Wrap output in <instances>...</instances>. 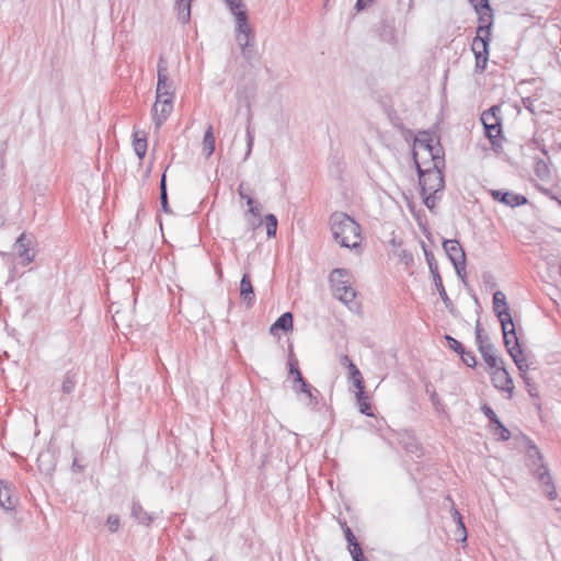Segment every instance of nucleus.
<instances>
[{
  "label": "nucleus",
  "instance_id": "obj_1",
  "mask_svg": "<svg viewBox=\"0 0 561 561\" xmlns=\"http://www.w3.org/2000/svg\"><path fill=\"white\" fill-rule=\"evenodd\" d=\"M330 226L334 240L341 247L356 249L360 243L359 225L345 213H334L330 217Z\"/></svg>",
  "mask_w": 561,
  "mask_h": 561
},
{
  "label": "nucleus",
  "instance_id": "obj_2",
  "mask_svg": "<svg viewBox=\"0 0 561 561\" xmlns=\"http://www.w3.org/2000/svg\"><path fill=\"white\" fill-rule=\"evenodd\" d=\"M503 333L504 345L513 362L520 373H526L529 369L526 358L523 355V350L516 335L514 322L505 323L501 327Z\"/></svg>",
  "mask_w": 561,
  "mask_h": 561
},
{
  "label": "nucleus",
  "instance_id": "obj_3",
  "mask_svg": "<svg viewBox=\"0 0 561 561\" xmlns=\"http://www.w3.org/2000/svg\"><path fill=\"white\" fill-rule=\"evenodd\" d=\"M501 107L493 105L481 114V123L484 128V135L490 139L493 147L501 145L500 137L502 135V117Z\"/></svg>",
  "mask_w": 561,
  "mask_h": 561
},
{
  "label": "nucleus",
  "instance_id": "obj_4",
  "mask_svg": "<svg viewBox=\"0 0 561 561\" xmlns=\"http://www.w3.org/2000/svg\"><path fill=\"white\" fill-rule=\"evenodd\" d=\"M443 169L444 168L433 167L432 169L423 170L416 162L421 195H425L427 192H434V194H437L444 190L445 182L442 171Z\"/></svg>",
  "mask_w": 561,
  "mask_h": 561
},
{
  "label": "nucleus",
  "instance_id": "obj_5",
  "mask_svg": "<svg viewBox=\"0 0 561 561\" xmlns=\"http://www.w3.org/2000/svg\"><path fill=\"white\" fill-rule=\"evenodd\" d=\"M157 99L158 102L161 101L162 98H174V83L169 76V67L168 61L163 56L159 57L157 65Z\"/></svg>",
  "mask_w": 561,
  "mask_h": 561
},
{
  "label": "nucleus",
  "instance_id": "obj_6",
  "mask_svg": "<svg viewBox=\"0 0 561 561\" xmlns=\"http://www.w3.org/2000/svg\"><path fill=\"white\" fill-rule=\"evenodd\" d=\"M479 15V26L477 34L491 35V27L493 24V10L489 0H469Z\"/></svg>",
  "mask_w": 561,
  "mask_h": 561
},
{
  "label": "nucleus",
  "instance_id": "obj_7",
  "mask_svg": "<svg viewBox=\"0 0 561 561\" xmlns=\"http://www.w3.org/2000/svg\"><path fill=\"white\" fill-rule=\"evenodd\" d=\"M490 37L488 34H477L472 41L471 49L476 57V70L482 72L489 60Z\"/></svg>",
  "mask_w": 561,
  "mask_h": 561
},
{
  "label": "nucleus",
  "instance_id": "obj_8",
  "mask_svg": "<svg viewBox=\"0 0 561 561\" xmlns=\"http://www.w3.org/2000/svg\"><path fill=\"white\" fill-rule=\"evenodd\" d=\"M356 295L357 294L352 286V282L333 290V296L353 312H358L360 310V304L356 300Z\"/></svg>",
  "mask_w": 561,
  "mask_h": 561
},
{
  "label": "nucleus",
  "instance_id": "obj_9",
  "mask_svg": "<svg viewBox=\"0 0 561 561\" xmlns=\"http://www.w3.org/2000/svg\"><path fill=\"white\" fill-rule=\"evenodd\" d=\"M491 380L493 386L504 392L508 393V398L513 397L514 393V385L513 379L510 374L503 366H499L494 368L491 374Z\"/></svg>",
  "mask_w": 561,
  "mask_h": 561
},
{
  "label": "nucleus",
  "instance_id": "obj_10",
  "mask_svg": "<svg viewBox=\"0 0 561 561\" xmlns=\"http://www.w3.org/2000/svg\"><path fill=\"white\" fill-rule=\"evenodd\" d=\"M443 248L455 270L461 268L462 264L466 263V253L460 243L457 240H445Z\"/></svg>",
  "mask_w": 561,
  "mask_h": 561
},
{
  "label": "nucleus",
  "instance_id": "obj_11",
  "mask_svg": "<svg viewBox=\"0 0 561 561\" xmlns=\"http://www.w3.org/2000/svg\"><path fill=\"white\" fill-rule=\"evenodd\" d=\"M33 241L25 232L21 233L14 243V248L24 266L34 261L35 253L32 250Z\"/></svg>",
  "mask_w": 561,
  "mask_h": 561
},
{
  "label": "nucleus",
  "instance_id": "obj_12",
  "mask_svg": "<svg viewBox=\"0 0 561 561\" xmlns=\"http://www.w3.org/2000/svg\"><path fill=\"white\" fill-rule=\"evenodd\" d=\"M491 196L494 201L508 207L523 206L528 202L526 196L510 191L493 190L491 191Z\"/></svg>",
  "mask_w": 561,
  "mask_h": 561
},
{
  "label": "nucleus",
  "instance_id": "obj_13",
  "mask_svg": "<svg viewBox=\"0 0 561 561\" xmlns=\"http://www.w3.org/2000/svg\"><path fill=\"white\" fill-rule=\"evenodd\" d=\"M493 310L499 318L501 327H505V323L512 324V316L506 302V296L504 293L497 290L493 294Z\"/></svg>",
  "mask_w": 561,
  "mask_h": 561
},
{
  "label": "nucleus",
  "instance_id": "obj_14",
  "mask_svg": "<svg viewBox=\"0 0 561 561\" xmlns=\"http://www.w3.org/2000/svg\"><path fill=\"white\" fill-rule=\"evenodd\" d=\"M534 476L541 483L547 497L549 500H556L557 491L547 466L540 462L538 468L534 470Z\"/></svg>",
  "mask_w": 561,
  "mask_h": 561
},
{
  "label": "nucleus",
  "instance_id": "obj_15",
  "mask_svg": "<svg viewBox=\"0 0 561 561\" xmlns=\"http://www.w3.org/2000/svg\"><path fill=\"white\" fill-rule=\"evenodd\" d=\"M173 98H162L160 102L156 101L152 112L153 121L157 128L167 121L173 108Z\"/></svg>",
  "mask_w": 561,
  "mask_h": 561
},
{
  "label": "nucleus",
  "instance_id": "obj_16",
  "mask_svg": "<svg viewBox=\"0 0 561 561\" xmlns=\"http://www.w3.org/2000/svg\"><path fill=\"white\" fill-rule=\"evenodd\" d=\"M481 411L489 419L492 430L500 435V439L504 442L508 440L511 438V432L500 421L494 410L490 405L483 404Z\"/></svg>",
  "mask_w": 561,
  "mask_h": 561
},
{
  "label": "nucleus",
  "instance_id": "obj_17",
  "mask_svg": "<svg viewBox=\"0 0 561 561\" xmlns=\"http://www.w3.org/2000/svg\"><path fill=\"white\" fill-rule=\"evenodd\" d=\"M236 39L238 45L241 48V54L243 58L250 61L253 58V46H254V34L252 33H242L237 34Z\"/></svg>",
  "mask_w": 561,
  "mask_h": 561
},
{
  "label": "nucleus",
  "instance_id": "obj_18",
  "mask_svg": "<svg viewBox=\"0 0 561 561\" xmlns=\"http://www.w3.org/2000/svg\"><path fill=\"white\" fill-rule=\"evenodd\" d=\"M16 501V497L12 495L11 484L8 481L0 480V506L7 511H12Z\"/></svg>",
  "mask_w": 561,
  "mask_h": 561
},
{
  "label": "nucleus",
  "instance_id": "obj_19",
  "mask_svg": "<svg viewBox=\"0 0 561 561\" xmlns=\"http://www.w3.org/2000/svg\"><path fill=\"white\" fill-rule=\"evenodd\" d=\"M352 282V274L346 268H334L329 275L332 291Z\"/></svg>",
  "mask_w": 561,
  "mask_h": 561
},
{
  "label": "nucleus",
  "instance_id": "obj_20",
  "mask_svg": "<svg viewBox=\"0 0 561 561\" xmlns=\"http://www.w3.org/2000/svg\"><path fill=\"white\" fill-rule=\"evenodd\" d=\"M37 466L41 472L50 474L56 468V457L50 449L39 453L37 457Z\"/></svg>",
  "mask_w": 561,
  "mask_h": 561
},
{
  "label": "nucleus",
  "instance_id": "obj_21",
  "mask_svg": "<svg viewBox=\"0 0 561 561\" xmlns=\"http://www.w3.org/2000/svg\"><path fill=\"white\" fill-rule=\"evenodd\" d=\"M293 389L297 394H305L309 399V405L316 407L318 404V400L317 397L314 396V392L319 391L316 388H313L310 383H308L305 380V378L295 381Z\"/></svg>",
  "mask_w": 561,
  "mask_h": 561
},
{
  "label": "nucleus",
  "instance_id": "obj_22",
  "mask_svg": "<svg viewBox=\"0 0 561 561\" xmlns=\"http://www.w3.org/2000/svg\"><path fill=\"white\" fill-rule=\"evenodd\" d=\"M240 297L249 307L253 306L255 301L254 288L247 273L243 274L240 282Z\"/></svg>",
  "mask_w": 561,
  "mask_h": 561
},
{
  "label": "nucleus",
  "instance_id": "obj_23",
  "mask_svg": "<svg viewBox=\"0 0 561 561\" xmlns=\"http://www.w3.org/2000/svg\"><path fill=\"white\" fill-rule=\"evenodd\" d=\"M131 516L141 525L149 526L152 520L153 516L149 514L147 511L144 510L141 504L137 501H133L131 505Z\"/></svg>",
  "mask_w": 561,
  "mask_h": 561
},
{
  "label": "nucleus",
  "instance_id": "obj_24",
  "mask_svg": "<svg viewBox=\"0 0 561 561\" xmlns=\"http://www.w3.org/2000/svg\"><path fill=\"white\" fill-rule=\"evenodd\" d=\"M78 377H79V371L75 370V369L68 370L65 374V376L62 378V383H61L62 393L71 394L75 391L76 386L78 383Z\"/></svg>",
  "mask_w": 561,
  "mask_h": 561
},
{
  "label": "nucleus",
  "instance_id": "obj_25",
  "mask_svg": "<svg viewBox=\"0 0 561 561\" xmlns=\"http://www.w3.org/2000/svg\"><path fill=\"white\" fill-rule=\"evenodd\" d=\"M433 280H434V285H435V287H436V289H437V291L439 294V297H440L442 301L444 302L446 309L451 314H455V306H454L453 301L450 300V298L448 297V295L446 293V289L444 287L440 274L435 275L433 277Z\"/></svg>",
  "mask_w": 561,
  "mask_h": 561
},
{
  "label": "nucleus",
  "instance_id": "obj_26",
  "mask_svg": "<svg viewBox=\"0 0 561 561\" xmlns=\"http://www.w3.org/2000/svg\"><path fill=\"white\" fill-rule=\"evenodd\" d=\"M479 351H480L484 362L488 364V366L491 369L499 367V363L503 364V362L499 360V358L496 357V355L494 353V346L492 343H486V345L481 346V348Z\"/></svg>",
  "mask_w": 561,
  "mask_h": 561
},
{
  "label": "nucleus",
  "instance_id": "obj_27",
  "mask_svg": "<svg viewBox=\"0 0 561 561\" xmlns=\"http://www.w3.org/2000/svg\"><path fill=\"white\" fill-rule=\"evenodd\" d=\"M215 151V136L213 131V126L209 125L206 129L202 142V152L205 158H209Z\"/></svg>",
  "mask_w": 561,
  "mask_h": 561
},
{
  "label": "nucleus",
  "instance_id": "obj_28",
  "mask_svg": "<svg viewBox=\"0 0 561 561\" xmlns=\"http://www.w3.org/2000/svg\"><path fill=\"white\" fill-rule=\"evenodd\" d=\"M247 205L249 206V209H248V213L256 218L257 220H248L249 221V227L251 229H255L256 227H259L262 221H261V205L259 203H256L252 197H247Z\"/></svg>",
  "mask_w": 561,
  "mask_h": 561
},
{
  "label": "nucleus",
  "instance_id": "obj_29",
  "mask_svg": "<svg viewBox=\"0 0 561 561\" xmlns=\"http://www.w3.org/2000/svg\"><path fill=\"white\" fill-rule=\"evenodd\" d=\"M293 328V314L291 312L283 313L271 327V333H274L276 330H282L287 332Z\"/></svg>",
  "mask_w": 561,
  "mask_h": 561
},
{
  "label": "nucleus",
  "instance_id": "obj_30",
  "mask_svg": "<svg viewBox=\"0 0 561 561\" xmlns=\"http://www.w3.org/2000/svg\"><path fill=\"white\" fill-rule=\"evenodd\" d=\"M192 0H175L178 16L182 23H187L191 19Z\"/></svg>",
  "mask_w": 561,
  "mask_h": 561
},
{
  "label": "nucleus",
  "instance_id": "obj_31",
  "mask_svg": "<svg viewBox=\"0 0 561 561\" xmlns=\"http://www.w3.org/2000/svg\"><path fill=\"white\" fill-rule=\"evenodd\" d=\"M427 151L432 158L433 167H435V168H444L445 167V161H444V157H443V148L440 147L438 140L436 141V145L431 147L430 150H427Z\"/></svg>",
  "mask_w": 561,
  "mask_h": 561
},
{
  "label": "nucleus",
  "instance_id": "obj_32",
  "mask_svg": "<svg viewBox=\"0 0 561 561\" xmlns=\"http://www.w3.org/2000/svg\"><path fill=\"white\" fill-rule=\"evenodd\" d=\"M138 135L139 134L137 131L134 134L133 147L138 158L142 159L147 152V139L145 135L142 137H139Z\"/></svg>",
  "mask_w": 561,
  "mask_h": 561
},
{
  "label": "nucleus",
  "instance_id": "obj_33",
  "mask_svg": "<svg viewBox=\"0 0 561 561\" xmlns=\"http://www.w3.org/2000/svg\"><path fill=\"white\" fill-rule=\"evenodd\" d=\"M535 174L540 180H547L550 176V170L547 164V162L541 158H535V165H534Z\"/></svg>",
  "mask_w": 561,
  "mask_h": 561
},
{
  "label": "nucleus",
  "instance_id": "obj_34",
  "mask_svg": "<svg viewBox=\"0 0 561 561\" xmlns=\"http://www.w3.org/2000/svg\"><path fill=\"white\" fill-rule=\"evenodd\" d=\"M379 37L386 43H393L396 39L394 27L390 24H383L379 28Z\"/></svg>",
  "mask_w": 561,
  "mask_h": 561
},
{
  "label": "nucleus",
  "instance_id": "obj_35",
  "mask_svg": "<svg viewBox=\"0 0 561 561\" xmlns=\"http://www.w3.org/2000/svg\"><path fill=\"white\" fill-rule=\"evenodd\" d=\"M266 221V234L268 238L276 236L277 230V218L273 214H268L265 216Z\"/></svg>",
  "mask_w": 561,
  "mask_h": 561
},
{
  "label": "nucleus",
  "instance_id": "obj_36",
  "mask_svg": "<svg viewBox=\"0 0 561 561\" xmlns=\"http://www.w3.org/2000/svg\"><path fill=\"white\" fill-rule=\"evenodd\" d=\"M358 410L362 414L367 416H374V413L371 411V405L368 402V397L366 393H364V398L360 400H357Z\"/></svg>",
  "mask_w": 561,
  "mask_h": 561
},
{
  "label": "nucleus",
  "instance_id": "obj_37",
  "mask_svg": "<svg viewBox=\"0 0 561 561\" xmlns=\"http://www.w3.org/2000/svg\"><path fill=\"white\" fill-rule=\"evenodd\" d=\"M251 112L249 111L248 116V126H247V152H245V159L250 156L254 142V135L250 129V122H251Z\"/></svg>",
  "mask_w": 561,
  "mask_h": 561
},
{
  "label": "nucleus",
  "instance_id": "obj_38",
  "mask_svg": "<svg viewBox=\"0 0 561 561\" xmlns=\"http://www.w3.org/2000/svg\"><path fill=\"white\" fill-rule=\"evenodd\" d=\"M425 259H426V262H427V265H428L432 276L434 277L435 275H438L439 274L438 265L434 257V254L432 252H428L425 250Z\"/></svg>",
  "mask_w": 561,
  "mask_h": 561
},
{
  "label": "nucleus",
  "instance_id": "obj_39",
  "mask_svg": "<svg viewBox=\"0 0 561 561\" xmlns=\"http://www.w3.org/2000/svg\"><path fill=\"white\" fill-rule=\"evenodd\" d=\"M453 517H454V520L457 523V526H458L457 531L461 533V536H462L461 540H466V538H467V530H466V527H465V524L462 522V517H461L460 513L457 510H454L453 511Z\"/></svg>",
  "mask_w": 561,
  "mask_h": 561
},
{
  "label": "nucleus",
  "instance_id": "obj_40",
  "mask_svg": "<svg viewBox=\"0 0 561 561\" xmlns=\"http://www.w3.org/2000/svg\"><path fill=\"white\" fill-rule=\"evenodd\" d=\"M459 355L463 364L468 367L473 368L477 365V359L472 352L463 350Z\"/></svg>",
  "mask_w": 561,
  "mask_h": 561
},
{
  "label": "nucleus",
  "instance_id": "obj_41",
  "mask_svg": "<svg viewBox=\"0 0 561 561\" xmlns=\"http://www.w3.org/2000/svg\"><path fill=\"white\" fill-rule=\"evenodd\" d=\"M353 381V385L354 387L356 388V400H360L364 398V393L365 392V385H364V379H363V376L360 378H355V379H352Z\"/></svg>",
  "mask_w": 561,
  "mask_h": 561
},
{
  "label": "nucleus",
  "instance_id": "obj_42",
  "mask_svg": "<svg viewBox=\"0 0 561 561\" xmlns=\"http://www.w3.org/2000/svg\"><path fill=\"white\" fill-rule=\"evenodd\" d=\"M106 524L111 533H116L121 525L119 516L115 514L108 515Z\"/></svg>",
  "mask_w": 561,
  "mask_h": 561
},
{
  "label": "nucleus",
  "instance_id": "obj_43",
  "mask_svg": "<svg viewBox=\"0 0 561 561\" xmlns=\"http://www.w3.org/2000/svg\"><path fill=\"white\" fill-rule=\"evenodd\" d=\"M344 535H345V539L348 543V549L355 548V546H360L359 542L357 541L355 535L353 534L352 529L346 525L344 526Z\"/></svg>",
  "mask_w": 561,
  "mask_h": 561
},
{
  "label": "nucleus",
  "instance_id": "obj_44",
  "mask_svg": "<svg viewBox=\"0 0 561 561\" xmlns=\"http://www.w3.org/2000/svg\"><path fill=\"white\" fill-rule=\"evenodd\" d=\"M445 339H446L450 350L455 351L458 354L463 352L465 347L458 340H456L455 337H453L450 335H446Z\"/></svg>",
  "mask_w": 561,
  "mask_h": 561
},
{
  "label": "nucleus",
  "instance_id": "obj_45",
  "mask_svg": "<svg viewBox=\"0 0 561 561\" xmlns=\"http://www.w3.org/2000/svg\"><path fill=\"white\" fill-rule=\"evenodd\" d=\"M231 13L236 18V22L238 23H247L248 22V14L244 9H241V7H238V9H230Z\"/></svg>",
  "mask_w": 561,
  "mask_h": 561
},
{
  "label": "nucleus",
  "instance_id": "obj_46",
  "mask_svg": "<svg viewBox=\"0 0 561 561\" xmlns=\"http://www.w3.org/2000/svg\"><path fill=\"white\" fill-rule=\"evenodd\" d=\"M423 196V202H424V205L430 209V210H433L436 206V194H434V192H430L428 194L426 193L425 195H422Z\"/></svg>",
  "mask_w": 561,
  "mask_h": 561
},
{
  "label": "nucleus",
  "instance_id": "obj_47",
  "mask_svg": "<svg viewBox=\"0 0 561 561\" xmlns=\"http://www.w3.org/2000/svg\"><path fill=\"white\" fill-rule=\"evenodd\" d=\"M350 553L353 558V561H367L363 553V549L360 546H355V548H350Z\"/></svg>",
  "mask_w": 561,
  "mask_h": 561
},
{
  "label": "nucleus",
  "instance_id": "obj_48",
  "mask_svg": "<svg viewBox=\"0 0 561 561\" xmlns=\"http://www.w3.org/2000/svg\"><path fill=\"white\" fill-rule=\"evenodd\" d=\"M288 366H289V375L294 377V382L304 378L301 371L297 367L296 362L289 360Z\"/></svg>",
  "mask_w": 561,
  "mask_h": 561
},
{
  "label": "nucleus",
  "instance_id": "obj_49",
  "mask_svg": "<svg viewBox=\"0 0 561 561\" xmlns=\"http://www.w3.org/2000/svg\"><path fill=\"white\" fill-rule=\"evenodd\" d=\"M419 142L421 146H424V148L426 150H430L431 147H433L435 144H434V139L432 138V136L427 133H424L423 134V138L422 139H419Z\"/></svg>",
  "mask_w": 561,
  "mask_h": 561
},
{
  "label": "nucleus",
  "instance_id": "obj_50",
  "mask_svg": "<svg viewBox=\"0 0 561 561\" xmlns=\"http://www.w3.org/2000/svg\"><path fill=\"white\" fill-rule=\"evenodd\" d=\"M347 369H348V378L351 380L355 379V378H360L362 377V373L359 371V369L357 368V366L353 362H350V365H348Z\"/></svg>",
  "mask_w": 561,
  "mask_h": 561
},
{
  "label": "nucleus",
  "instance_id": "obj_51",
  "mask_svg": "<svg viewBox=\"0 0 561 561\" xmlns=\"http://www.w3.org/2000/svg\"><path fill=\"white\" fill-rule=\"evenodd\" d=\"M522 103L526 110H528L533 114L535 113V107H534L535 100L533 98H530V96L523 98Z\"/></svg>",
  "mask_w": 561,
  "mask_h": 561
},
{
  "label": "nucleus",
  "instance_id": "obj_52",
  "mask_svg": "<svg viewBox=\"0 0 561 561\" xmlns=\"http://www.w3.org/2000/svg\"><path fill=\"white\" fill-rule=\"evenodd\" d=\"M160 203H161V208L164 213H171V209L169 207V202H168V193L160 194Z\"/></svg>",
  "mask_w": 561,
  "mask_h": 561
},
{
  "label": "nucleus",
  "instance_id": "obj_53",
  "mask_svg": "<svg viewBox=\"0 0 561 561\" xmlns=\"http://www.w3.org/2000/svg\"><path fill=\"white\" fill-rule=\"evenodd\" d=\"M237 34H242V33H252V28L251 26L249 25V22L247 23H238L237 24Z\"/></svg>",
  "mask_w": 561,
  "mask_h": 561
},
{
  "label": "nucleus",
  "instance_id": "obj_54",
  "mask_svg": "<svg viewBox=\"0 0 561 561\" xmlns=\"http://www.w3.org/2000/svg\"><path fill=\"white\" fill-rule=\"evenodd\" d=\"M374 0H357L356 3H355V10L357 12L366 9L370 2H373Z\"/></svg>",
  "mask_w": 561,
  "mask_h": 561
},
{
  "label": "nucleus",
  "instance_id": "obj_55",
  "mask_svg": "<svg viewBox=\"0 0 561 561\" xmlns=\"http://www.w3.org/2000/svg\"><path fill=\"white\" fill-rule=\"evenodd\" d=\"M522 374H525V373H522ZM523 379L525 381V383L527 385L528 387V393L531 396V397H538V393L536 392L535 388L531 387L530 382H529V378L526 377L525 375H523Z\"/></svg>",
  "mask_w": 561,
  "mask_h": 561
},
{
  "label": "nucleus",
  "instance_id": "obj_56",
  "mask_svg": "<svg viewBox=\"0 0 561 561\" xmlns=\"http://www.w3.org/2000/svg\"><path fill=\"white\" fill-rule=\"evenodd\" d=\"M229 9H238L242 7L241 0H225Z\"/></svg>",
  "mask_w": 561,
  "mask_h": 561
},
{
  "label": "nucleus",
  "instance_id": "obj_57",
  "mask_svg": "<svg viewBox=\"0 0 561 561\" xmlns=\"http://www.w3.org/2000/svg\"><path fill=\"white\" fill-rule=\"evenodd\" d=\"M476 341H477L479 350L481 348V346H485L486 343H490L489 342V337L488 336H483L482 334H480V339H476Z\"/></svg>",
  "mask_w": 561,
  "mask_h": 561
},
{
  "label": "nucleus",
  "instance_id": "obj_58",
  "mask_svg": "<svg viewBox=\"0 0 561 561\" xmlns=\"http://www.w3.org/2000/svg\"><path fill=\"white\" fill-rule=\"evenodd\" d=\"M72 470L75 472H81L83 471V466H81L78 460H77V457L73 458V461H72V466H71Z\"/></svg>",
  "mask_w": 561,
  "mask_h": 561
},
{
  "label": "nucleus",
  "instance_id": "obj_59",
  "mask_svg": "<svg viewBox=\"0 0 561 561\" xmlns=\"http://www.w3.org/2000/svg\"><path fill=\"white\" fill-rule=\"evenodd\" d=\"M459 270H455L457 275L463 280L466 276V263L462 264V267H458Z\"/></svg>",
  "mask_w": 561,
  "mask_h": 561
},
{
  "label": "nucleus",
  "instance_id": "obj_60",
  "mask_svg": "<svg viewBox=\"0 0 561 561\" xmlns=\"http://www.w3.org/2000/svg\"><path fill=\"white\" fill-rule=\"evenodd\" d=\"M474 331H476V339H480V334L483 333V329H482L481 323H480L479 320L477 321L476 330Z\"/></svg>",
  "mask_w": 561,
  "mask_h": 561
},
{
  "label": "nucleus",
  "instance_id": "obj_61",
  "mask_svg": "<svg viewBox=\"0 0 561 561\" xmlns=\"http://www.w3.org/2000/svg\"><path fill=\"white\" fill-rule=\"evenodd\" d=\"M167 193L165 174L162 175L160 181V194Z\"/></svg>",
  "mask_w": 561,
  "mask_h": 561
},
{
  "label": "nucleus",
  "instance_id": "obj_62",
  "mask_svg": "<svg viewBox=\"0 0 561 561\" xmlns=\"http://www.w3.org/2000/svg\"><path fill=\"white\" fill-rule=\"evenodd\" d=\"M350 362H353L347 355H343L342 358H341V364L343 366H346L348 367L350 365Z\"/></svg>",
  "mask_w": 561,
  "mask_h": 561
},
{
  "label": "nucleus",
  "instance_id": "obj_63",
  "mask_svg": "<svg viewBox=\"0 0 561 561\" xmlns=\"http://www.w3.org/2000/svg\"><path fill=\"white\" fill-rule=\"evenodd\" d=\"M238 193L240 195L241 198L245 199L247 201V197H250L249 195H247L244 192H243V185L241 184L239 187H238Z\"/></svg>",
  "mask_w": 561,
  "mask_h": 561
},
{
  "label": "nucleus",
  "instance_id": "obj_64",
  "mask_svg": "<svg viewBox=\"0 0 561 561\" xmlns=\"http://www.w3.org/2000/svg\"><path fill=\"white\" fill-rule=\"evenodd\" d=\"M534 450H535V453L537 455L538 461H541L542 457H541L539 450L536 447H534Z\"/></svg>",
  "mask_w": 561,
  "mask_h": 561
}]
</instances>
